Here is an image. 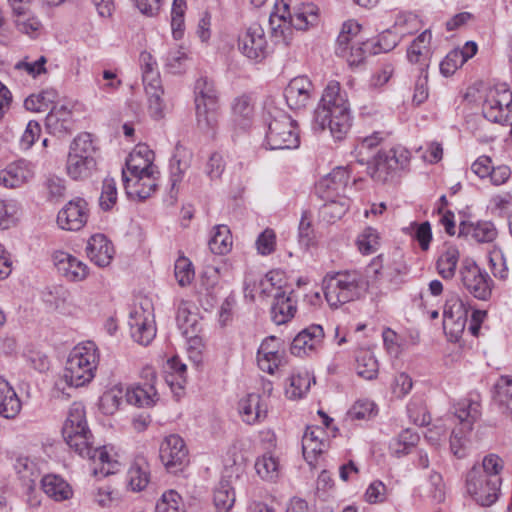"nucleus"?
Returning a JSON list of instances; mask_svg holds the SVG:
<instances>
[{"label":"nucleus","instance_id":"43","mask_svg":"<svg viewBox=\"0 0 512 512\" xmlns=\"http://www.w3.org/2000/svg\"><path fill=\"white\" fill-rule=\"evenodd\" d=\"M85 458H88L95 465L92 468V473L94 476L103 475L107 476L114 473V470L117 466V461H114L110 458L108 452L105 450V447L102 448H91V453L87 455Z\"/></svg>","mask_w":512,"mask_h":512},{"label":"nucleus","instance_id":"37","mask_svg":"<svg viewBox=\"0 0 512 512\" xmlns=\"http://www.w3.org/2000/svg\"><path fill=\"white\" fill-rule=\"evenodd\" d=\"M44 493L55 501L67 500L72 496L69 484L57 475H46L41 479Z\"/></svg>","mask_w":512,"mask_h":512},{"label":"nucleus","instance_id":"23","mask_svg":"<svg viewBox=\"0 0 512 512\" xmlns=\"http://www.w3.org/2000/svg\"><path fill=\"white\" fill-rule=\"evenodd\" d=\"M48 133L62 137L73 130L72 111L65 105L53 106L45 118Z\"/></svg>","mask_w":512,"mask_h":512},{"label":"nucleus","instance_id":"45","mask_svg":"<svg viewBox=\"0 0 512 512\" xmlns=\"http://www.w3.org/2000/svg\"><path fill=\"white\" fill-rule=\"evenodd\" d=\"M232 113L234 122L242 128L249 125L254 114V104L249 95H241L234 99L232 103Z\"/></svg>","mask_w":512,"mask_h":512},{"label":"nucleus","instance_id":"10","mask_svg":"<svg viewBox=\"0 0 512 512\" xmlns=\"http://www.w3.org/2000/svg\"><path fill=\"white\" fill-rule=\"evenodd\" d=\"M460 279L465 289L479 300H488L492 294L493 280L471 258L461 262Z\"/></svg>","mask_w":512,"mask_h":512},{"label":"nucleus","instance_id":"36","mask_svg":"<svg viewBox=\"0 0 512 512\" xmlns=\"http://www.w3.org/2000/svg\"><path fill=\"white\" fill-rule=\"evenodd\" d=\"M324 431L320 428L306 430L302 438V450L304 458L312 463L316 457L326 448V442L322 436Z\"/></svg>","mask_w":512,"mask_h":512},{"label":"nucleus","instance_id":"52","mask_svg":"<svg viewBox=\"0 0 512 512\" xmlns=\"http://www.w3.org/2000/svg\"><path fill=\"white\" fill-rule=\"evenodd\" d=\"M399 41L400 37L388 29L379 35L377 41H366L365 46L369 49V55H376L393 50Z\"/></svg>","mask_w":512,"mask_h":512},{"label":"nucleus","instance_id":"25","mask_svg":"<svg viewBox=\"0 0 512 512\" xmlns=\"http://www.w3.org/2000/svg\"><path fill=\"white\" fill-rule=\"evenodd\" d=\"M86 252L97 266L106 267L113 259L114 248L105 235L95 234L88 240Z\"/></svg>","mask_w":512,"mask_h":512},{"label":"nucleus","instance_id":"56","mask_svg":"<svg viewBox=\"0 0 512 512\" xmlns=\"http://www.w3.org/2000/svg\"><path fill=\"white\" fill-rule=\"evenodd\" d=\"M356 370L357 374L366 379L372 380L378 374V362L375 356L369 351H363L357 357Z\"/></svg>","mask_w":512,"mask_h":512},{"label":"nucleus","instance_id":"16","mask_svg":"<svg viewBox=\"0 0 512 512\" xmlns=\"http://www.w3.org/2000/svg\"><path fill=\"white\" fill-rule=\"evenodd\" d=\"M159 457L171 473L182 471L189 463L188 450L184 440L175 434L167 436L160 446Z\"/></svg>","mask_w":512,"mask_h":512},{"label":"nucleus","instance_id":"17","mask_svg":"<svg viewBox=\"0 0 512 512\" xmlns=\"http://www.w3.org/2000/svg\"><path fill=\"white\" fill-rule=\"evenodd\" d=\"M482 112L487 120L504 124L512 112V92L506 88L491 90L483 103Z\"/></svg>","mask_w":512,"mask_h":512},{"label":"nucleus","instance_id":"15","mask_svg":"<svg viewBox=\"0 0 512 512\" xmlns=\"http://www.w3.org/2000/svg\"><path fill=\"white\" fill-rule=\"evenodd\" d=\"M154 154L146 145H139L130 153L126 160V169L122 170L124 188L130 189V183L137 176L147 173H158L153 164Z\"/></svg>","mask_w":512,"mask_h":512},{"label":"nucleus","instance_id":"22","mask_svg":"<svg viewBox=\"0 0 512 512\" xmlns=\"http://www.w3.org/2000/svg\"><path fill=\"white\" fill-rule=\"evenodd\" d=\"M53 261L58 272L69 281H82L88 275L87 265L67 252H55Z\"/></svg>","mask_w":512,"mask_h":512},{"label":"nucleus","instance_id":"46","mask_svg":"<svg viewBox=\"0 0 512 512\" xmlns=\"http://www.w3.org/2000/svg\"><path fill=\"white\" fill-rule=\"evenodd\" d=\"M419 435L411 429L403 430L397 437L390 441L389 449L397 457L404 456L419 442Z\"/></svg>","mask_w":512,"mask_h":512},{"label":"nucleus","instance_id":"35","mask_svg":"<svg viewBox=\"0 0 512 512\" xmlns=\"http://www.w3.org/2000/svg\"><path fill=\"white\" fill-rule=\"evenodd\" d=\"M192 152L187 148L177 145L170 160V180L172 188L182 180L184 173L191 165Z\"/></svg>","mask_w":512,"mask_h":512},{"label":"nucleus","instance_id":"58","mask_svg":"<svg viewBox=\"0 0 512 512\" xmlns=\"http://www.w3.org/2000/svg\"><path fill=\"white\" fill-rule=\"evenodd\" d=\"M359 251L364 255L375 253L379 247V236L375 229L368 227L357 237Z\"/></svg>","mask_w":512,"mask_h":512},{"label":"nucleus","instance_id":"63","mask_svg":"<svg viewBox=\"0 0 512 512\" xmlns=\"http://www.w3.org/2000/svg\"><path fill=\"white\" fill-rule=\"evenodd\" d=\"M465 63V58L462 55V52L457 49L451 50L446 57L440 63V72L444 76L452 75L458 68H460Z\"/></svg>","mask_w":512,"mask_h":512},{"label":"nucleus","instance_id":"3","mask_svg":"<svg viewBox=\"0 0 512 512\" xmlns=\"http://www.w3.org/2000/svg\"><path fill=\"white\" fill-rule=\"evenodd\" d=\"M98 357L94 343L87 342L78 345L70 352L62 377L56 382V387L61 388L62 383L70 387H81L94 378Z\"/></svg>","mask_w":512,"mask_h":512},{"label":"nucleus","instance_id":"41","mask_svg":"<svg viewBox=\"0 0 512 512\" xmlns=\"http://www.w3.org/2000/svg\"><path fill=\"white\" fill-rule=\"evenodd\" d=\"M83 429H88L84 406L81 403H73L62 428L63 438H71L74 431Z\"/></svg>","mask_w":512,"mask_h":512},{"label":"nucleus","instance_id":"4","mask_svg":"<svg viewBox=\"0 0 512 512\" xmlns=\"http://www.w3.org/2000/svg\"><path fill=\"white\" fill-rule=\"evenodd\" d=\"M282 9L281 13L270 15L269 23L273 36L276 39L282 37L285 45H288L287 35L292 33L291 27L305 30L317 21V11L312 4H302L293 9L288 4H284Z\"/></svg>","mask_w":512,"mask_h":512},{"label":"nucleus","instance_id":"54","mask_svg":"<svg viewBox=\"0 0 512 512\" xmlns=\"http://www.w3.org/2000/svg\"><path fill=\"white\" fill-rule=\"evenodd\" d=\"M96 150L92 134L83 132L73 139L68 154L95 157Z\"/></svg>","mask_w":512,"mask_h":512},{"label":"nucleus","instance_id":"32","mask_svg":"<svg viewBox=\"0 0 512 512\" xmlns=\"http://www.w3.org/2000/svg\"><path fill=\"white\" fill-rule=\"evenodd\" d=\"M33 172L24 162H18L8 165L0 171V184L6 188H17L29 181Z\"/></svg>","mask_w":512,"mask_h":512},{"label":"nucleus","instance_id":"2","mask_svg":"<svg viewBox=\"0 0 512 512\" xmlns=\"http://www.w3.org/2000/svg\"><path fill=\"white\" fill-rule=\"evenodd\" d=\"M351 120L346 91L341 89L339 82L330 81L314 112L315 125L319 130L329 128L332 136L341 140L350 130Z\"/></svg>","mask_w":512,"mask_h":512},{"label":"nucleus","instance_id":"53","mask_svg":"<svg viewBox=\"0 0 512 512\" xmlns=\"http://www.w3.org/2000/svg\"><path fill=\"white\" fill-rule=\"evenodd\" d=\"M123 397H125L124 390L115 386L100 397L99 408L104 414L112 415L119 409Z\"/></svg>","mask_w":512,"mask_h":512},{"label":"nucleus","instance_id":"31","mask_svg":"<svg viewBox=\"0 0 512 512\" xmlns=\"http://www.w3.org/2000/svg\"><path fill=\"white\" fill-rule=\"evenodd\" d=\"M21 401L7 380L0 376V416L15 418L21 411Z\"/></svg>","mask_w":512,"mask_h":512},{"label":"nucleus","instance_id":"57","mask_svg":"<svg viewBox=\"0 0 512 512\" xmlns=\"http://www.w3.org/2000/svg\"><path fill=\"white\" fill-rule=\"evenodd\" d=\"M117 187L113 178L106 177L102 183L99 206L104 211H110L117 203Z\"/></svg>","mask_w":512,"mask_h":512},{"label":"nucleus","instance_id":"30","mask_svg":"<svg viewBox=\"0 0 512 512\" xmlns=\"http://www.w3.org/2000/svg\"><path fill=\"white\" fill-rule=\"evenodd\" d=\"M497 229L490 221H479L476 224L461 222L459 236H470L478 243H490L497 237Z\"/></svg>","mask_w":512,"mask_h":512},{"label":"nucleus","instance_id":"39","mask_svg":"<svg viewBox=\"0 0 512 512\" xmlns=\"http://www.w3.org/2000/svg\"><path fill=\"white\" fill-rule=\"evenodd\" d=\"M312 382L315 383V379L308 371L293 373L288 379V385L285 388L287 398L295 400L304 397L309 391Z\"/></svg>","mask_w":512,"mask_h":512},{"label":"nucleus","instance_id":"42","mask_svg":"<svg viewBox=\"0 0 512 512\" xmlns=\"http://www.w3.org/2000/svg\"><path fill=\"white\" fill-rule=\"evenodd\" d=\"M232 244V235L228 226L221 224L213 227L212 235L208 242L212 253L225 255L231 250Z\"/></svg>","mask_w":512,"mask_h":512},{"label":"nucleus","instance_id":"59","mask_svg":"<svg viewBox=\"0 0 512 512\" xmlns=\"http://www.w3.org/2000/svg\"><path fill=\"white\" fill-rule=\"evenodd\" d=\"M182 507L181 496L176 491L170 490L165 492L157 502L155 512H185Z\"/></svg>","mask_w":512,"mask_h":512},{"label":"nucleus","instance_id":"6","mask_svg":"<svg viewBox=\"0 0 512 512\" xmlns=\"http://www.w3.org/2000/svg\"><path fill=\"white\" fill-rule=\"evenodd\" d=\"M364 282L357 271L337 272L325 278L324 295L331 307L337 308L342 304L353 301L360 296Z\"/></svg>","mask_w":512,"mask_h":512},{"label":"nucleus","instance_id":"61","mask_svg":"<svg viewBox=\"0 0 512 512\" xmlns=\"http://www.w3.org/2000/svg\"><path fill=\"white\" fill-rule=\"evenodd\" d=\"M298 240L301 246L309 248L315 243V233L312 227L311 217L307 212L302 214L298 227Z\"/></svg>","mask_w":512,"mask_h":512},{"label":"nucleus","instance_id":"50","mask_svg":"<svg viewBox=\"0 0 512 512\" xmlns=\"http://www.w3.org/2000/svg\"><path fill=\"white\" fill-rule=\"evenodd\" d=\"M214 504L218 512H228L235 503V492L230 483L222 480L214 491Z\"/></svg>","mask_w":512,"mask_h":512},{"label":"nucleus","instance_id":"34","mask_svg":"<svg viewBox=\"0 0 512 512\" xmlns=\"http://www.w3.org/2000/svg\"><path fill=\"white\" fill-rule=\"evenodd\" d=\"M158 173H147L137 176L130 183V189L125 188L128 197H138L141 200L149 198L158 186Z\"/></svg>","mask_w":512,"mask_h":512},{"label":"nucleus","instance_id":"38","mask_svg":"<svg viewBox=\"0 0 512 512\" xmlns=\"http://www.w3.org/2000/svg\"><path fill=\"white\" fill-rule=\"evenodd\" d=\"M322 198L326 201L321 207L320 213L324 220L327 222H335L341 219L348 211L350 206L349 198L340 195L336 198H330V195H322Z\"/></svg>","mask_w":512,"mask_h":512},{"label":"nucleus","instance_id":"60","mask_svg":"<svg viewBox=\"0 0 512 512\" xmlns=\"http://www.w3.org/2000/svg\"><path fill=\"white\" fill-rule=\"evenodd\" d=\"M174 270L178 284L183 287L190 284L195 275L191 261L184 256L176 260Z\"/></svg>","mask_w":512,"mask_h":512},{"label":"nucleus","instance_id":"40","mask_svg":"<svg viewBox=\"0 0 512 512\" xmlns=\"http://www.w3.org/2000/svg\"><path fill=\"white\" fill-rule=\"evenodd\" d=\"M460 253L455 246H448L438 257L436 269L444 280H451L456 274Z\"/></svg>","mask_w":512,"mask_h":512},{"label":"nucleus","instance_id":"8","mask_svg":"<svg viewBox=\"0 0 512 512\" xmlns=\"http://www.w3.org/2000/svg\"><path fill=\"white\" fill-rule=\"evenodd\" d=\"M479 403L469 399L460 401L455 407V415L460 421V427L455 428L450 436V449L459 459L467 455L468 439L466 434L472 430L473 423L479 418Z\"/></svg>","mask_w":512,"mask_h":512},{"label":"nucleus","instance_id":"21","mask_svg":"<svg viewBox=\"0 0 512 512\" xmlns=\"http://www.w3.org/2000/svg\"><path fill=\"white\" fill-rule=\"evenodd\" d=\"M432 34L430 30L423 31L407 48V60L418 67L419 73L427 72L432 58Z\"/></svg>","mask_w":512,"mask_h":512},{"label":"nucleus","instance_id":"27","mask_svg":"<svg viewBox=\"0 0 512 512\" xmlns=\"http://www.w3.org/2000/svg\"><path fill=\"white\" fill-rule=\"evenodd\" d=\"M97 169L95 157L68 154L66 171L73 180H85L93 175Z\"/></svg>","mask_w":512,"mask_h":512},{"label":"nucleus","instance_id":"1","mask_svg":"<svg viewBox=\"0 0 512 512\" xmlns=\"http://www.w3.org/2000/svg\"><path fill=\"white\" fill-rule=\"evenodd\" d=\"M383 140L381 132H374L364 137L356 145L354 156L359 164L367 165V173L380 183H386L394 177L396 172L404 169L410 161V153L401 146L392 147L389 150H381L373 160H370L369 152Z\"/></svg>","mask_w":512,"mask_h":512},{"label":"nucleus","instance_id":"29","mask_svg":"<svg viewBox=\"0 0 512 512\" xmlns=\"http://www.w3.org/2000/svg\"><path fill=\"white\" fill-rule=\"evenodd\" d=\"M128 486L132 491H142L150 482V469L147 459L138 455L134 458L127 472Z\"/></svg>","mask_w":512,"mask_h":512},{"label":"nucleus","instance_id":"33","mask_svg":"<svg viewBox=\"0 0 512 512\" xmlns=\"http://www.w3.org/2000/svg\"><path fill=\"white\" fill-rule=\"evenodd\" d=\"M124 394L127 403L138 407H150L157 400V391L153 383L127 387Z\"/></svg>","mask_w":512,"mask_h":512},{"label":"nucleus","instance_id":"5","mask_svg":"<svg viewBox=\"0 0 512 512\" xmlns=\"http://www.w3.org/2000/svg\"><path fill=\"white\" fill-rule=\"evenodd\" d=\"M267 123L266 143L271 150L294 149L299 146L296 122L284 111L273 108L265 118Z\"/></svg>","mask_w":512,"mask_h":512},{"label":"nucleus","instance_id":"44","mask_svg":"<svg viewBox=\"0 0 512 512\" xmlns=\"http://www.w3.org/2000/svg\"><path fill=\"white\" fill-rule=\"evenodd\" d=\"M14 469L23 485L32 490L36 481L40 478V471L37 465L27 457H18Z\"/></svg>","mask_w":512,"mask_h":512},{"label":"nucleus","instance_id":"19","mask_svg":"<svg viewBox=\"0 0 512 512\" xmlns=\"http://www.w3.org/2000/svg\"><path fill=\"white\" fill-rule=\"evenodd\" d=\"M324 329L321 325L312 324L300 331L290 345L291 354L297 357L307 356L321 348L324 340Z\"/></svg>","mask_w":512,"mask_h":512},{"label":"nucleus","instance_id":"49","mask_svg":"<svg viewBox=\"0 0 512 512\" xmlns=\"http://www.w3.org/2000/svg\"><path fill=\"white\" fill-rule=\"evenodd\" d=\"M64 440L71 449L83 458L91 453L93 435L89 428L83 429V431H74L71 438H64Z\"/></svg>","mask_w":512,"mask_h":512},{"label":"nucleus","instance_id":"18","mask_svg":"<svg viewBox=\"0 0 512 512\" xmlns=\"http://www.w3.org/2000/svg\"><path fill=\"white\" fill-rule=\"evenodd\" d=\"M88 204L85 199L77 197L70 200L57 215V223L63 230L79 231L88 220Z\"/></svg>","mask_w":512,"mask_h":512},{"label":"nucleus","instance_id":"55","mask_svg":"<svg viewBox=\"0 0 512 512\" xmlns=\"http://www.w3.org/2000/svg\"><path fill=\"white\" fill-rule=\"evenodd\" d=\"M57 97L58 93L55 89H46L26 98L24 106L27 110L39 112L47 108L49 104L54 103Z\"/></svg>","mask_w":512,"mask_h":512},{"label":"nucleus","instance_id":"47","mask_svg":"<svg viewBox=\"0 0 512 512\" xmlns=\"http://www.w3.org/2000/svg\"><path fill=\"white\" fill-rule=\"evenodd\" d=\"M360 25L355 21H347L342 25L341 32L336 41L335 53L337 56H346L350 47L355 44L354 38L360 32Z\"/></svg>","mask_w":512,"mask_h":512},{"label":"nucleus","instance_id":"9","mask_svg":"<svg viewBox=\"0 0 512 512\" xmlns=\"http://www.w3.org/2000/svg\"><path fill=\"white\" fill-rule=\"evenodd\" d=\"M139 62L145 92L148 96L150 113L154 118L159 119L163 116L164 105L162 100L163 88L157 63L152 55L146 51L140 54Z\"/></svg>","mask_w":512,"mask_h":512},{"label":"nucleus","instance_id":"11","mask_svg":"<svg viewBox=\"0 0 512 512\" xmlns=\"http://www.w3.org/2000/svg\"><path fill=\"white\" fill-rule=\"evenodd\" d=\"M128 325L131 337L141 345H148L156 336L153 305L149 299L142 300L130 312Z\"/></svg>","mask_w":512,"mask_h":512},{"label":"nucleus","instance_id":"13","mask_svg":"<svg viewBox=\"0 0 512 512\" xmlns=\"http://www.w3.org/2000/svg\"><path fill=\"white\" fill-rule=\"evenodd\" d=\"M490 478L486 477L482 469L474 465L467 473L465 486L467 493L481 506L488 507L494 504L500 493V486L490 485Z\"/></svg>","mask_w":512,"mask_h":512},{"label":"nucleus","instance_id":"51","mask_svg":"<svg viewBox=\"0 0 512 512\" xmlns=\"http://www.w3.org/2000/svg\"><path fill=\"white\" fill-rule=\"evenodd\" d=\"M483 474L490 478V485L496 487L501 485L502 479L500 476L504 468L503 460L496 454H488L483 458L482 465L479 466Z\"/></svg>","mask_w":512,"mask_h":512},{"label":"nucleus","instance_id":"26","mask_svg":"<svg viewBox=\"0 0 512 512\" xmlns=\"http://www.w3.org/2000/svg\"><path fill=\"white\" fill-rule=\"evenodd\" d=\"M238 409L242 420L247 424H254L267 416V407L262 404L261 396L256 393H250L241 399Z\"/></svg>","mask_w":512,"mask_h":512},{"label":"nucleus","instance_id":"62","mask_svg":"<svg viewBox=\"0 0 512 512\" xmlns=\"http://www.w3.org/2000/svg\"><path fill=\"white\" fill-rule=\"evenodd\" d=\"M168 364L170 369L172 370V373L169 376H167V383L171 387L177 386L180 389H182L186 382V365L182 363L177 357H173L168 362Z\"/></svg>","mask_w":512,"mask_h":512},{"label":"nucleus","instance_id":"48","mask_svg":"<svg viewBox=\"0 0 512 512\" xmlns=\"http://www.w3.org/2000/svg\"><path fill=\"white\" fill-rule=\"evenodd\" d=\"M255 469L257 474L266 481H275L280 474L278 459L269 453L257 458Z\"/></svg>","mask_w":512,"mask_h":512},{"label":"nucleus","instance_id":"14","mask_svg":"<svg viewBox=\"0 0 512 512\" xmlns=\"http://www.w3.org/2000/svg\"><path fill=\"white\" fill-rule=\"evenodd\" d=\"M238 50L254 62L264 60L269 54L264 29L259 24H252L241 32L238 36Z\"/></svg>","mask_w":512,"mask_h":512},{"label":"nucleus","instance_id":"28","mask_svg":"<svg viewBox=\"0 0 512 512\" xmlns=\"http://www.w3.org/2000/svg\"><path fill=\"white\" fill-rule=\"evenodd\" d=\"M348 182V174L343 168H336L332 173L322 178L316 185V190L322 195H330V198H336L345 191Z\"/></svg>","mask_w":512,"mask_h":512},{"label":"nucleus","instance_id":"7","mask_svg":"<svg viewBox=\"0 0 512 512\" xmlns=\"http://www.w3.org/2000/svg\"><path fill=\"white\" fill-rule=\"evenodd\" d=\"M194 102L198 127L203 131L217 125L218 93L214 82L207 76L197 79L194 87Z\"/></svg>","mask_w":512,"mask_h":512},{"label":"nucleus","instance_id":"20","mask_svg":"<svg viewBox=\"0 0 512 512\" xmlns=\"http://www.w3.org/2000/svg\"><path fill=\"white\" fill-rule=\"evenodd\" d=\"M314 94V85L307 76L293 78L284 90L286 103L293 110L307 107Z\"/></svg>","mask_w":512,"mask_h":512},{"label":"nucleus","instance_id":"24","mask_svg":"<svg viewBox=\"0 0 512 512\" xmlns=\"http://www.w3.org/2000/svg\"><path fill=\"white\" fill-rule=\"evenodd\" d=\"M287 291L275 292L273 294V303L271 305V319L276 325H282L289 322L297 311L296 301L293 300L291 294Z\"/></svg>","mask_w":512,"mask_h":512},{"label":"nucleus","instance_id":"12","mask_svg":"<svg viewBox=\"0 0 512 512\" xmlns=\"http://www.w3.org/2000/svg\"><path fill=\"white\" fill-rule=\"evenodd\" d=\"M471 306L459 296L452 294L445 302L443 329L451 338L458 340L466 327Z\"/></svg>","mask_w":512,"mask_h":512},{"label":"nucleus","instance_id":"64","mask_svg":"<svg viewBox=\"0 0 512 512\" xmlns=\"http://www.w3.org/2000/svg\"><path fill=\"white\" fill-rule=\"evenodd\" d=\"M496 387L500 402L506 406L512 415V378L510 376H502Z\"/></svg>","mask_w":512,"mask_h":512}]
</instances>
